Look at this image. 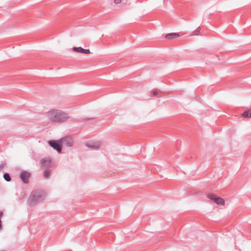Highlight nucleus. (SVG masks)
Masks as SVG:
<instances>
[{
	"mask_svg": "<svg viewBox=\"0 0 251 251\" xmlns=\"http://www.w3.org/2000/svg\"><path fill=\"white\" fill-rule=\"evenodd\" d=\"M100 144L98 143H89L87 146L92 149H98L100 147Z\"/></svg>",
	"mask_w": 251,
	"mask_h": 251,
	"instance_id": "8",
	"label": "nucleus"
},
{
	"mask_svg": "<svg viewBox=\"0 0 251 251\" xmlns=\"http://www.w3.org/2000/svg\"><path fill=\"white\" fill-rule=\"evenodd\" d=\"M44 176L46 178H48L50 176V172L48 171H46L45 172Z\"/></svg>",
	"mask_w": 251,
	"mask_h": 251,
	"instance_id": "13",
	"label": "nucleus"
},
{
	"mask_svg": "<svg viewBox=\"0 0 251 251\" xmlns=\"http://www.w3.org/2000/svg\"><path fill=\"white\" fill-rule=\"evenodd\" d=\"M200 33V29L198 28L197 30H196L191 35V36H195V35H198Z\"/></svg>",
	"mask_w": 251,
	"mask_h": 251,
	"instance_id": "12",
	"label": "nucleus"
},
{
	"mask_svg": "<svg viewBox=\"0 0 251 251\" xmlns=\"http://www.w3.org/2000/svg\"><path fill=\"white\" fill-rule=\"evenodd\" d=\"M46 116L50 121L58 123L64 122L69 118L68 114L56 109L49 110Z\"/></svg>",
	"mask_w": 251,
	"mask_h": 251,
	"instance_id": "1",
	"label": "nucleus"
},
{
	"mask_svg": "<svg viewBox=\"0 0 251 251\" xmlns=\"http://www.w3.org/2000/svg\"><path fill=\"white\" fill-rule=\"evenodd\" d=\"M2 214H0V217L1 216Z\"/></svg>",
	"mask_w": 251,
	"mask_h": 251,
	"instance_id": "16",
	"label": "nucleus"
},
{
	"mask_svg": "<svg viewBox=\"0 0 251 251\" xmlns=\"http://www.w3.org/2000/svg\"><path fill=\"white\" fill-rule=\"evenodd\" d=\"M219 197L216 196V195L213 194H208L207 195V198H208L211 201H212L214 202L215 203L216 202Z\"/></svg>",
	"mask_w": 251,
	"mask_h": 251,
	"instance_id": "7",
	"label": "nucleus"
},
{
	"mask_svg": "<svg viewBox=\"0 0 251 251\" xmlns=\"http://www.w3.org/2000/svg\"><path fill=\"white\" fill-rule=\"evenodd\" d=\"M114 2L115 4H119L122 2V0H114Z\"/></svg>",
	"mask_w": 251,
	"mask_h": 251,
	"instance_id": "14",
	"label": "nucleus"
},
{
	"mask_svg": "<svg viewBox=\"0 0 251 251\" xmlns=\"http://www.w3.org/2000/svg\"><path fill=\"white\" fill-rule=\"evenodd\" d=\"M180 37L179 34L176 33H171L167 34L165 36V38L168 40L175 39Z\"/></svg>",
	"mask_w": 251,
	"mask_h": 251,
	"instance_id": "5",
	"label": "nucleus"
},
{
	"mask_svg": "<svg viewBox=\"0 0 251 251\" xmlns=\"http://www.w3.org/2000/svg\"><path fill=\"white\" fill-rule=\"evenodd\" d=\"M3 177L4 178V179L7 181H9L11 179L10 177L9 174H6V173L4 174L3 175Z\"/></svg>",
	"mask_w": 251,
	"mask_h": 251,
	"instance_id": "11",
	"label": "nucleus"
},
{
	"mask_svg": "<svg viewBox=\"0 0 251 251\" xmlns=\"http://www.w3.org/2000/svg\"><path fill=\"white\" fill-rule=\"evenodd\" d=\"M243 117L244 118L251 117V109H250L243 113Z\"/></svg>",
	"mask_w": 251,
	"mask_h": 251,
	"instance_id": "9",
	"label": "nucleus"
},
{
	"mask_svg": "<svg viewBox=\"0 0 251 251\" xmlns=\"http://www.w3.org/2000/svg\"><path fill=\"white\" fill-rule=\"evenodd\" d=\"M72 50L75 53H79L86 54H88L91 53V51L89 49H84L80 47H74L72 48Z\"/></svg>",
	"mask_w": 251,
	"mask_h": 251,
	"instance_id": "3",
	"label": "nucleus"
},
{
	"mask_svg": "<svg viewBox=\"0 0 251 251\" xmlns=\"http://www.w3.org/2000/svg\"><path fill=\"white\" fill-rule=\"evenodd\" d=\"M29 177V174L26 172H24L21 175V179L25 183L27 182Z\"/></svg>",
	"mask_w": 251,
	"mask_h": 251,
	"instance_id": "6",
	"label": "nucleus"
},
{
	"mask_svg": "<svg viewBox=\"0 0 251 251\" xmlns=\"http://www.w3.org/2000/svg\"><path fill=\"white\" fill-rule=\"evenodd\" d=\"M60 143L62 146H66L67 147H71L73 145V141L70 137H65L60 140Z\"/></svg>",
	"mask_w": 251,
	"mask_h": 251,
	"instance_id": "4",
	"label": "nucleus"
},
{
	"mask_svg": "<svg viewBox=\"0 0 251 251\" xmlns=\"http://www.w3.org/2000/svg\"><path fill=\"white\" fill-rule=\"evenodd\" d=\"M50 145L54 149L57 150V151L60 152L61 151V144L60 143V140L58 141H50L49 142Z\"/></svg>",
	"mask_w": 251,
	"mask_h": 251,
	"instance_id": "2",
	"label": "nucleus"
},
{
	"mask_svg": "<svg viewBox=\"0 0 251 251\" xmlns=\"http://www.w3.org/2000/svg\"><path fill=\"white\" fill-rule=\"evenodd\" d=\"M157 93L156 92H154V93H153V94H154V95H157Z\"/></svg>",
	"mask_w": 251,
	"mask_h": 251,
	"instance_id": "15",
	"label": "nucleus"
},
{
	"mask_svg": "<svg viewBox=\"0 0 251 251\" xmlns=\"http://www.w3.org/2000/svg\"><path fill=\"white\" fill-rule=\"evenodd\" d=\"M216 203L218 205H221L224 206L225 205V200L223 198H222L221 197H219Z\"/></svg>",
	"mask_w": 251,
	"mask_h": 251,
	"instance_id": "10",
	"label": "nucleus"
}]
</instances>
